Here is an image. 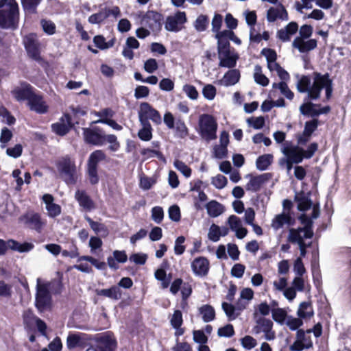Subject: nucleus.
Returning <instances> with one entry per match:
<instances>
[{
	"label": "nucleus",
	"instance_id": "obj_19",
	"mask_svg": "<svg viewBox=\"0 0 351 351\" xmlns=\"http://www.w3.org/2000/svg\"><path fill=\"white\" fill-rule=\"evenodd\" d=\"M23 43L28 55L34 60L39 58L38 42L36 34H31L24 37Z\"/></svg>",
	"mask_w": 351,
	"mask_h": 351
},
{
	"label": "nucleus",
	"instance_id": "obj_61",
	"mask_svg": "<svg viewBox=\"0 0 351 351\" xmlns=\"http://www.w3.org/2000/svg\"><path fill=\"white\" fill-rule=\"evenodd\" d=\"M247 123L250 126L258 130L264 126L265 119L263 117H251L247 119Z\"/></svg>",
	"mask_w": 351,
	"mask_h": 351
},
{
	"label": "nucleus",
	"instance_id": "obj_58",
	"mask_svg": "<svg viewBox=\"0 0 351 351\" xmlns=\"http://www.w3.org/2000/svg\"><path fill=\"white\" fill-rule=\"evenodd\" d=\"M87 176L89 182L93 184H97L99 182V176L97 174V167L87 166Z\"/></svg>",
	"mask_w": 351,
	"mask_h": 351
},
{
	"label": "nucleus",
	"instance_id": "obj_43",
	"mask_svg": "<svg viewBox=\"0 0 351 351\" xmlns=\"http://www.w3.org/2000/svg\"><path fill=\"white\" fill-rule=\"evenodd\" d=\"M173 129H175V136L178 138H184L189 134L188 128L184 122L182 120H178L176 121Z\"/></svg>",
	"mask_w": 351,
	"mask_h": 351
},
{
	"label": "nucleus",
	"instance_id": "obj_50",
	"mask_svg": "<svg viewBox=\"0 0 351 351\" xmlns=\"http://www.w3.org/2000/svg\"><path fill=\"white\" fill-rule=\"evenodd\" d=\"M295 200L298 202V209L299 210L305 211L312 206L311 201L305 196H296Z\"/></svg>",
	"mask_w": 351,
	"mask_h": 351
},
{
	"label": "nucleus",
	"instance_id": "obj_4",
	"mask_svg": "<svg viewBox=\"0 0 351 351\" xmlns=\"http://www.w3.org/2000/svg\"><path fill=\"white\" fill-rule=\"evenodd\" d=\"M56 167L60 178L68 185L75 184L78 179V169L74 158L65 156L58 160Z\"/></svg>",
	"mask_w": 351,
	"mask_h": 351
},
{
	"label": "nucleus",
	"instance_id": "obj_46",
	"mask_svg": "<svg viewBox=\"0 0 351 351\" xmlns=\"http://www.w3.org/2000/svg\"><path fill=\"white\" fill-rule=\"evenodd\" d=\"M41 0H21L22 6L28 13H36Z\"/></svg>",
	"mask_w": 351,
	"mask_h": 351
},
{
	"label": "nucleus",
	"instance_id": "obj_49",
	"mask_svg": "<svg viewBox=\"0 0 351 351\" xmlns=\"http://www.w3.org/2000/svg\"><path fill=\"white\" fill-rule=\"evenodd\" d=\"M108 17V13L106 12L104 10L99 11L97 13L90 15L88 21L90 24H100Z\"/></svg>",
	"mask_w": 351,
	"mask_h": 351
},
{
	"label": "nucleus",
	"instance_id": "obj_1",
	"mask_svg": "<svg viewBox=\"0 0 351 351\" xmlns=\"http://www.w3.org/2000/svg\"><path fill=\"white\" fill-rule=\"evenodd\" d=\"M297 90L301 93H307V99L317 100L320 97L321 92L325 89L326 97L329 99L332 93V80L328 73H313V82L308 75H302L296 84Z\"/></svg>",
	"mask_w": 351,
	"mask_h": 351
},
{
	"label": "nucleus",
	"instance_id": "obj_22",
	"mask_svg": "<svg viewBox=\"0 0 351 351\" xmlns=\"http://www.w3.org/2000/svg\"><path fill=\"white\" fill-rule=\"evenodd\" d=\"M71 127V119L68 114H64L58 122L51 125L53 132L60 136H64L67 134Z\"/></svg>",
	"mask_w": 351,
	"mask_h": 351
},
{
	"label": "nucleus",
	"instance_id": "obj_20",
	"mask_svg": "<svg viewBox=\"0 0 351 351\" xmlns=\"http://www.w3.org/2000/svg\"><path fill=\"white\" fill-rule=\"evenodd\" d=\"M138 114L144 116L149 119H151L154 123L159 125L162 122L161 116L159 112L152 108V106L147 103L143 102L140 105Z\"/></svg>",
	"mask_w": 351,
	"mask_h": 351
},
{
	"label": "nucleus",
	"instance_id": "obj_56",
	"mask_svg": "<svg viewBox=\"0 0 351 351\" xmlns=\"http://www.w3.org/2000/svg\"><path fill=\"white\" fill-rule=\"evenodd\" d=\"M211 183L215 188L222 189L226 186L228 180L224 176L218 174L212 178Z\"/></svg>",
	"mask_w": 351,
	"mask_h": 351
},
{
	"label": "nucleus",
	"instance_id": "obj_42",
	"mask_svg": "<svg viewBox=\"0 0 351 351\" xmlns=\"http://www.w3.org/2000/svg\"><path fill=\"white\" fill-rule=\"evenodd\" d=\"M24 319L25 320L29 317H32L35 320L36 327L38 330L44 336H46V330L47 325L40 318L35 317L31 311H27L24 313L23 315Z\"/></svg>",
	"mask_w": 351,
	"mask_h": 351
},
{
	"label": "nucleus",
	"instance_id": "obj_14",
	"mask_svg": "<svg viewBox=\"0 0 351 351\" xmlns=\"http://www.w3.org/2000/svg\"><path fill=\"white\" fill-rule=\"evenodd\" d=\"M34 93L33 87L27 82H21L11 90L13 97L18 101L28 100Z\"/></svg>",
	"mask_w": 351,
	"mask_h": 351
},
{
	"label": "nucleus",
	"instance_id": "obj_9",
	"mask_svg": "<svg viewBox=\"0 0 351 351\" xmlns=\"http://www.w3.org/2000/svg\"><path fill=\"white\" fill-rule=\"evenodd\" d=\"M95 351H115L117 343L114 335L110 332L97 334L95 336Z\"/></svg>",
	"mask_w": 351,
	"mask_h": 351
},
{
	"label": "nucleus",
	"instance_id": "obj_13",
	"mask_svg": "<svg viewBox=\"0 0 351 351\" xmlns=\"http://www.w3.org/2000/svg\"><path fill=\"white\" fill-rule=\"evenodd\" d=\"M162 16L154 11H148L141 19V25L148 27L153 32H158L162 27Z\"/></svg>",
	"mask_w": 351,
	"mask_h": 351
},
{
	"label": "nucleus",
	"instance_id": "obj_54",
	"mask_svg": "<svg viewBox=\"0 0 351 351\" xmlns=\"http://www.w3.org/2000/svg\"><path fill=\"white\" fill-rule=\"evenodd\" d=\"M183 92L191 100H196L199 97L198 91L196 88L191 84H185L182 88Z\"/></svg>",
	"mask_w": 351,
	"mask_h": 351
},
{
	"label": "nucleus",
	"instance_id": "obj_12",
	"mask_svg": "<svg viewBox=\"0 0 351 351\" xmlns=\"http://www.w3.org/2000/svg\"><path fill=\"white\" fill-rule=\"evenodd\" d=\"M186 22V16L184 12L178 11L175 14L167 18L165 27L169 32H179L183 25Z\"/></svg>",
	"mask_w": 351,
	"mask_h": 351
},
{
	"label": "nucleus",
	"instance_id": "obj_51",
	"mask_svg": "<svg viewBox=\"0 0 351 351\" xmlns=\"http://www.w3.org/2000/svg\"><path fill=\"white\" fill-rule=\"evenodd\" d=\"M217 89L212 84H206L202 88L204 97L209 101L213 100L216 96Z\"/></svg>",
	"mask_w": 351,
	"mask_h": 351
},
{
	"label": "nucleus",
	"instance_id": "obj_32",
	"mask_svg": "<svg viewBox=\"0 0 351 351\" xmlns=\"http://www.w3.org/2000/svg\"><path fill=\"white\" fill-rule=\"evenodd\" d=\"M254 291L250 288H244L240 293V300L237 302V308L239 310L245 309L248 301L252 300Z\"/></svg>",
	"mask_w": 351,
	"mask_h": 351
},
{
	"label": "nucleus",
	"instance_id": "obj_18",
	"mask_svg": "<svg viewBox=\"0 0 351 351\" xmlns=\"http://www.w3.org/2000/svg\"><path fill=\"white\" fill-rule=\"evenodd\" d=\"M282 152L287 158L295 164L302 162L305 158L304 149L298 146H285L282 149Z\"/></svg>",
	"mask_w": 351,
	"mask_h": 351
},
{
	"label": "nucleus",
	"instance_id": "obj_27",
	"mask_svg": "<svg viewBox=\"0 0 351 351\" xmlns=\"http://www.w3.org/2000/svg\"><path fill=\"white\" fill-rule=\"evenodd\" d=\"M241 73L238 69H230L223 77L219 80L218 84L223 86H230L236 84L240 80Z\"/></svg>",
	"mask_w": 351,
	"mask_h": 351
},
{
	"label": "nucleus",
	"instance_id": "obj_52",
	"mask_svg": "<svg viewBox=\"0 0 351 351\" xmlns=\"http://www.w3.org/2000/svg\"><path fill=\"white\" fill-rule=\"evenodd\" d=\"M208 25V18L205 15L199 16L195 20L194 27L198 32L206 30Z\"/></svg>",
	"mask_w": 351,
	"mask_h": 351
},
{
	"label": "nucleus",
	"instance_id": "obj_30",
	"mask_svg": "<svg viewBox=\"0 0 351 351\" xmlns=\"http://www.w3.org/2000/svg\"><path fill=\"white\" fill-rule=\"evenodd\" d=\"M97 295L108 298L111 300H118L121 297V291L118 286H112L109 289H97Z\"/></svg>",
	"mask_w": 351,
	"mask_h": 351
},
{
	"label": "nucleus",
	"instance_id": "obj_33",
	"mask_svg": "<svg viewBox=\"0 0 351 351\" xmlns=\"http://www.w3.org/2000/svg\"><path fill=\"white\" fill-rule=\"evenodd\" d=\"M199 313L202 315L203 321L206 323L210 322L215 318V309L209 304H204L199 307Z\"/></svg>",
	"mask_w": 351,
	"mask_h": 351
},
{
	"label": "nucleus",
	"instance_id": "obj_59",
	"mask_svg": "<svg viewBox=\"0 0 351 351\" xmlns=\"http://www.w3.org/2000/svg\"><path fill=\"white\" fill-rule=\"evenodd\" d=\"M173 328H179L183 323L182 313L180 310H176L170 319Z\"/></svg>",
	"mask_w": 351,
	"mask_h": 351
},
{
	"label": "nucleus",
	"instance_id": "obj_41",
	"mask_svg": "<svg viewBox=\"0 0 351 351\" xmlns=\"http://www.w3.org/2000/svg\"><path fill=\"white\" fill-rule=\"evenodd\" d=\"M272 88L274 89H279L281 94L289 100L293 99L294 97L293 93L289 89L287 82H281L279 83H274Z\"/></svg>",
	"mask_w": 351,
	"mask_h": 351
},
{
	"label": "nucleus",
	"instance_id": "obj_8",
	"mask_svg": "<svg viewBox=\"0 0 351 351\" xmlns=\"http://www.w3.org/2000/svg\"><path fill=\"white\" fill-rule=\"evenodd\" d=\"M217 52L220 67L232 69L236 66L239 55L235 51L230 50V46H228L227 44L222 42L221 46L217 47Z\"/></svg>",
	"mask_w": 351,
	"mask_h": 351
},
{
	"label": "nucleus",
	"instance_id": "obj_38",
	"mask_svg": "<svg viewBox=\"0 0 351 351\" xmlns=\"http://www.w3.org/2000/svg\"><path fill=\"white\" fill-rule=\"evenodd\" d=\"M106 154L102 150H96L90 154L87 166L97 167L100 161L105 160Z\"/></svg>",
	"mask_w": 351,
	"mask_h": 351
},
{
	"label": "nucleus",
	"instance_id": "obj_44",
	"mask_svg": "<svg viewBox=\"0 0 351 351\" xmlns=\"http://www.w3.org/2000/svg\"><path fill=\"white\" fill-rule=\"evenodd\" d=\"M272 322L264 317L259 318L257 320V326H256V332L257 333L260 332H269L272 328Z\"/></svg>",
	"mask_w": 351,
	"mask_h": 351
},
{
	"label": "nucleus",
	"instance_id": "obj_6",
	"mask_svg": "<svg viewBox=\"0 0 351 351\" xmlns=\"http://www.w3.org/2000/svg\"><path fill=\"white\" fill-rule=\"evenodd\" d=\"M35 305L39 312H44L51 307V295L47 284H42L40 279H37Z\"/></svg>",
	"mask_w": 351,
	"mask_h": 351
},
{
	"label": "nucleus",
	"instance_id": "obj_2",
	"mask_svg": "<svg viewBox=\"0 0 351 351\" xmlns=\"http://www.w3.org/2000/svg\"><path fill=\"white\" fill-rule=\"evenodd\" d=\"M301 222L304 225L303 228L297 229L291 228L289 231L288 241L291 243H296L299 246L300 256L304 257L306 254V248L309 247L311 243H306L304 239H311L313 236L312 230L313 221L303 215L300 217Z\"/></svg>",
	"mask_w": 351,
	"mask_h": 351
},
{
	"label": "nucleus",
	"instance_id": "obj_3",
	"mask_svg": "<svg viewBox=\"0 0 351 351\" xmlns=\"http://www.w3.org/2000/svg\"><path fill=\"white\" fill-rule=\"evenodd\" d=\"M19 21V9L14 0H10L5 5L0 2V27L15 29Z\"/></svg>",
	"mask_w": 351,
	"mask_h": 351
},
{
	"label": "nucleus",
	"instance_id": "obj_63",
	"mask_svg": "<svg viewBox=\"0 0 351 351\" xmlns=\"http://www.w3.org/2000/svg\"><path fill=\"white\" fill-rule=\"evenodd\" d=\"M40 24L42 25V27L43 29V31L49 34V35H53L56 32V25L53 22L51 21H47L45 19H43L40 21Z\"/></svg>",
	"mask_w": 351,
	"mask_h": 351
},
{
	"label": "nucleus",
	"instance_id": "obj_24",
	"mask_svg": "<svg viewBox=\"0 0 351 351\" xmlns=\"http://www.w3.org/2000/svg\"><path fill=\"white\" fill-rule=\"evenodd\" d=\"M250 179L245 185L247 191L257 192L260 191L262 186L268 180V174L264 173L257 176H248Z\"/></svg>",
	"mask_w": 351,
	"mask_h": 351
},
{
	"label": "nucleus",
	"instance_id": "obj_64",
	"mask_svg": "<svg viewBox=\"0 0 351 351\" xmlns=\"http://www.w3.org/2000/svg\"><path fill=\"white\" fill-rule=\"evenodd\" d=\"M23 152V147L21 144H16L13 147H9L6 149V154L12 158H17L20 157Z\"/></svg>",
	"mask_w": 351,
	"mask_h": 351
},
{
	"label": "nucleus",
	"instance_id": "obj_39",
	"mask_svg": "<svg viewBox=\"0 0 351 351\" xmlns=\"http://www.w3.org/2000/svg\"><path fill=\"white\" fill-rule=\"evenodd\" d=\"M84 334H70L67 337L66 346L69 349H73L80 346L84 340Z\"/></svg>",
	"mask_w": 351,
	"mask_h": 351
},
{
	"label": "nucleus",
	"instance_id": "obj_47",
	"mask_svg": "<svg viewBox=\"0 0 351 351\" xmlns=\"http://www.w3.org/2000/svg\"><path fill=\"white\" fill-rule=\"evenodd\" d=\"M316 105L312 102H306L302 104L300 106V113L303 115H308L312 117H317V115L314 114V112H317V109L315 108Z\"/></svg>",
	"mask_w": 351,
	"mask_h": 351
},
{
	"label": "nucleus",
	"instance_id": "obj_7",
	"mask_svg": "<svg viewBox=\"0 0 351 351\" xmlns=\"http://www.w3.org/2000/svg\"><path fill=\"white\" fill-rule=\"evenodd\" d=\"M19 221L26 228L40 233L47 224V221L41 215L33 210H29L21 215Z\"/></svg>",
	"mask_w": 351,
	"mask_h": 351
},
{
	"label": "nucleus",
	"instance_id": "obj_29",
	"mask_svg": "<svg viewBox=\"0 0 351 351\" xmlns=\"http://www.w3.org/2000/svg\"><path fill=\"white\" fill-rule=\"evenodd\" d=\"M6 245L8 248L20 253L30 252L34 247V245L32 243L25 242L21 243L14 239H9L6 242Z\"/></svg>",
	"mask_w": 351,
	"mask_h": 351
},
{
	"label": "nucleus",
	"instance_id": "obj_31",
	"mask_svg": "<svg viewBox=\"0 0 351 351\" xmlns=\"http://www.w3.org/2000/svg\"><path fill=\"white\" fill-rule=\"evenodd\" d=\"M208 215L210 217H217L221 215L225 210L224 206L216 200L208 202L206 206Z\"/></svg>",
	"mask_w": 351,
	"mask_h": 351
},
{
	"label": "nucleus",
	"instance_id": "obj_57",
	"mask_svg": "<svg viewBox=\"0 0 351 351\" xmlns=\"http://www.w3.org/2000/svg\"><path fill=\"white\" fill-rule=\"evenodd\" d=\"M285 324L291 330H295L302 326L303 322L300 318L289 316L287 317Z\"/></svg>",
	"mask_w": 351,
	"mask_h": 351
},
{
	"label": "nucleus",
	"instance_id": "obj_23",
	"mask_svg": "<svg viewBox=\"0 0 351 351\" xmlns=\"http://www.w3.org/2000/svg\"><path fill=\"white\" fill-rule=\"evenodd\" d=\"M294 219L291 217L289 213L283 211L282 213L275 216L272 219L271 226L275 230H278L282 228L284 226H291L293 224Z\"/></svg>",
	"mask_w": 351,
	"mask_h": 351
},
{
	"label": "nucleus",
	"instance_id": "obj_11",
	"mask_svg": "<svg viewBox=\"0 0 351 351\" xmlns=\"http://www.w3.org/2000/svg\"><path fill=\"white\" fill-rule=\"evenodd\" d=\"M104 130L98 127L83 128L85 142L93 145L101 146L104 145Z\"/></svg>",
	"mask_w": 351,
	"mask_h": 351
},
{
	"label": "nucleus",
	"instance_id": "obj_35",
	"mask_svg": "<svg viewBox=\"0 0 351 351\" xmlns=\"http://www.w3.org/2000/svg\"><path fill=\"white\" fill-rule=\"evenodd\" d=\"M273 161V156L271 154H264L259 156L256 161V168L260 171L267 169L269 166Z\"/></svg>",
	"mask_w": 351,
	"mask_h": 351
},
{
	"label": "nucleus",
	"instance_id": "obj_5",
	"mask_svg": "<svg viewBox=\"0 0 351 351\" xmlns=\"http://www.w3.org/2000/svg\"><path fill=\"white\" fill-rule=\"evenodd\" d=\"M217 123L215 118L208 114H203L199 119V134L207 142L217 138Z\"/></svg>",
	"mask_w": 351,
	"mask_h": 351
},
{
	"label": "nucleus",
	"instance_id": "obj_40",
	"mask_svg": "<svg viewBox=\"0 0 351 351\" xmlns=\"http://www.w3.org/2000/svg\"><path fill=\"white\" fill-rule=\"evenodd\" d=\"M232 37H234V34L231 30L219 32L215 36L217 39V47H220L222 42L227 44L228 46H230L228 39H232Z\"/></svg>",
	"mask_w": 351,
	"mask_h": 351
},
{
	"label": "nucleus",
	"instance_id": "obj_16",
	"mask_svg": "<svg viewBox=\"0 0 351 351\" xmlns=\"http://www.w3.org/2000/svg\"><path fill=\"white\" fill-rule=\"evenodd\" d=\"M209 268V261L204 256L195 258L191 263L193 272L199 277L206 276L208 273Z\"/></svg>",
	"mask_w": 351,
	"mask_h": 351
},
{
	"label": "nucleus",
	"instance_id": "obj_17",
	"mask_svg": "<svg viewBox=\"0 0 351 351\" xmlns=\"http://www.w3.org/2000/svg\"><path fill=\"white\" fill-rule=\"evenodd\" d=\"M28 106L32 111L38 114H45L48 110V106L46 104L42 95L33 93L27 101Z\"/></svg>",
	"mask_w": 351,
	"mask_h": 351
},
{
	"label": "nucleus",
	"instance_id": "obj_55",
	"mask_svg": "<svg viewBox=\"0 0 351 351\" xmlns=\"http://www.w3.org/2000/svg\"><path fill=\"white\" fill-rule=\"evenodd\" d=\"M173 165L175 168L180 171L186 178L191 176V169L184 162L179 160H176Z\"/></svg>",
	"mask_w": 351,
	"mask_h": 351
},
{
	"label": "nucleus",
	"instance_id": "obj_36",
	"mask_svg": "<svg viewBox=\"0 0 351 351\" xmlns=\"http://www.w3.org/2000/svg\"><path fill=\"white\" fill-rule=\"evenodd\" d=\"M297 314L300 318H311L313 315V311L309 302H303L300 304Z\"/></svg>",
	"mask_w": 351,
	"mask_h": 351
},
{
	"label": "nucleus",
	"instance_id": "obj_45",
	"mask_svg": "<svg viewBox=\"0 0 351 351\" xmlns=\"http://www.w3.org/2000/svg\"><path fill=\"white\" fill-rule=\"evenodd\" d=\"M13 134L12 131L6 127L2 128L0 135V147L5 149L8 143L12 139Z\"/></svg>",
	"mask_w": 351,
	"mask_h": 351
},
{
	"label": "nucleus",
	"instance_id": "obj_48",
	"mask_svg": "<svg viewBox=\"0 0 351 351\" xmlns=\"http://www.w3.org/2000/svg\"><path fill=\"white\" fill-rule=\"evenodd\" d=\"M104 144L107 142L108 143H110V145H109V149L111 150L112 152H117L119 147H120V144L119 143V141H117V138L115 135L114 134H105V133H104Z\"/></svg>",
	"mask_w": 351,
	"mask_h": 351
},
{
	"label": "nucleus",
	"instance_id": "obj_53",
	"mask_svg": "<svg viewBox=\"0 0 351 351\" xmlns=\"http://www.w3.org/2000/svg\"><path fill=\"white\" fill-rule=\"evenodd\" d=\"M221 237L219 226L213 223L208 230V238L213 242H217Z\"/></svg>",
	"mask_w": 351,
	"mask_h": 351
},
{
	"label": "nucleus",
	"instance_id": "obj_25",
	"mask_svg": "<svg viewBox=\"0 0 351 351\" xmlns=\"http://www.w3.org/2000/svg\"><path fill=\"white\" fill-rule=\"evenodd\" d=\"M53 197L50 194H45L43 196V201L45 204L47 215L51 218H54L61 213L60 206L53 203Z\"/></svg>",
	"mask_w": 351,
	"mask_h": 351
},
{
	"label": "nucleus",
	"instance_id": "obj_28",
	"mask_svg": "<svg viewBox=\"0 0 351 351\" xmlns=\"http://www.w3.org/2000/svg\"><path fill=\"white\" fill-rule=\"evenodd\" d=\"M75 198L84 210H90L94 208L93 202L84 191L77 190Z\"/></svg>",
	"mask_w": 351,
	"mask_h": 351
},
{
	"label": "nucleus",
	"instance_id": "obj_10",
	"mask_svg": "<svg viewBox=\"0 0 351 351\" xmlns=\"http://www.w3.org/2000/svg\"><path fill=\"white\" fill-rule=\"evenodd\" d=\"M312 330L298 329L296 332L295 340L293 343L289 346L290 351H302L308 350L313 347V341L311 333Z\"/></svg>",
	"mask_w": 351,
	"mask_h": 351
},
{
	"label": "nucleus",
	"instance_id": "obj_37",
	"mask_svg": "<svg viewBox=\"0 0 351 351\" xmlns=\"http://www.w3.org/2000/svg\"><path fill=\"white\" fill-rule=\"evenodd\" d=\"M85 219L87 221V222L89 223L90 227L91 229L96 233V234H101L103 236H106L108 234V229L105 226L104 224L94 221L90 217L88 216H85Z\"/></svg>",
	"mask_w": 351,
	"mask_h": 351
},
{
	"label": "nucleus",
	"instance_id": "obj_21",
	"mask_svg": "<svg viewBox=\"0 0 351 351\" xmlns=\"http://www.w3.org/2000/svg\"><path fill=\"white\" fill-rule=\"evenodd\" d=\"M317 46V41L315 39H303L302 38H295L292 43V47L297 49L300 53H308L315 49Z\"/></svg>",
	"mask_w": 351,
	"mask_h": 351
},
{
	"label": "nucleus",
	"instance_id": "obj_34",
	"mask_svg": "<svg viewBox=\"0 0 351 351\" xmlns=\"http://www.w3.org/2000/svg\"><path fill=\"white\" fill-rule=\"evenodd\" d=\"M253 77L255 82L262 86L269 84V78L263 73L262 67L258 64L254 66Z\"/></svg>",
	"mask_w": 351,
	"mask_h": 351
},
{
	"label": "nucleus",
	"instance_id": "obj_60",
	"mask_svg": "<svg viewBox=\"0 0 351 351\" xmlns=\"http://www.w3.org/2000/svg\"><path fill=\"white\" fill-rule=\"evenodd\" d=\"M272 317L276 322L283 324L287 318V313L284 309L278 308L272 311Z\"/></svg>",
	"mask_w": 351,
	"mask_h": 351
},
{
	"label": "nucleus",
	"instance_id": "obj_26",
	"mask_svg": "<svg viewBox=\"0 0 351 351\" xmlns=\"http://www.w3.org/2000/svg\"><path fill=\"white\" fill-rule=\"evenodd\" d=\"M298 30V23L292 21L288 23L284 28L278 31L277 37L282 42H287L291 40V37L294 35Z\"/></svg>",
	"mask_w": 351,
	"mask_h": 351
},
{
	"label": "nucleus",
	"instance_id": "obj_15",
	"mask_svg": "<svg viewBox=\"0 0 351 351\" xmlns=\"http://www.w3.org/2000/svg\"><path fill=\"white\" fill-rule=\"evenodd\" d=\"M267 20L269 23L275 22L278 20L287 21L289 15L285 6L279 3L276 7H271L267 12Z\"/></svg>",
	"mask_w": 351,
	"mask_h": 351
},
{
	"label": "nucleus",
	"instance_id": "obj_62",
	"mask_svg": "<svg viewBox=\"0 0 351 351\" xmlns=\"http://www.w3.org/2000/svg\"><path fill=\"white\" fill-rule=\"evenodd\" d=\"M164 217V211L162 207L155 206L152 209V219L156 223H160Z\"/></svg>",
	"mask_w": 351,
	"mask_h": 351
}]
</instances>
